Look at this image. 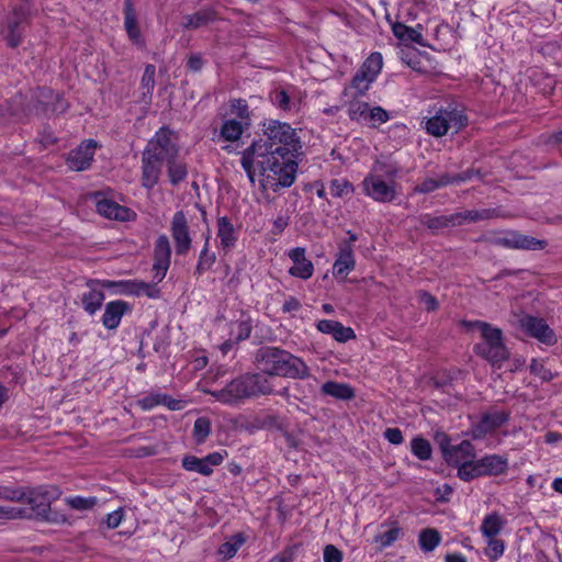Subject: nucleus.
<instances>
[{"mask_svg":"<svg viewBox=\"0 0 562 562\" xmlns=\"http://www.w3.org/2000/svg\"><path fill=\"white\" fill-rule=\"evenodd\" d=\"M155 75L156 67L151 64L147 65L144 69V74L140 81V89L143 91L144 99L151 95L155 88Z\"/></svg>","mask_w":562,"mask_h":562,"instance_id":"nucleus-50","label":"nucleus"},{"mask_svg":"<svg viewBox=\"0 0 562 562\" xmlns=\"http://www.w3.org/2000/svg\"><path fill=\"white\" fill-rule=\"evenodd\" d=\"M269 100L282 112L297 113L301 109L303 92L293 85L277 87L270 91Z\"/></svg>","mask_w":562,"mask_h":562,"instance_id":"nucleus-8","label":"nucleus"},{"mask_svg":"<svg viewBox=\"0 0 562 562\" xmlns=\"http://www.w3.org/2000/svg\"><path fill=\"white\" fill-rule=\"evenodd\" d=\"M495 243L505 248L521 250H541L546 248L548 244L544 239H538L516 231L508 232L504 236L497 237Z\"/></svg>","mask_w":562,"mask_h":562,"instance_id":"nucleus-14","label":"nucleus"},{"mask_svg":"<svg viewBox=\"0 0 562 562\" xmlns=\"http://www.w3.org/2000/svg\"><path fill=\"white\" fill-rule=\"evenodd\" d=\"M392 32L396 38L404 43H416L425 45L423 34L419 30L396 22L392 25Z\"/></svg>","mask_w":562,"mask_h":562,"instance_id":"nucleus-30","label":"nucleus"},{"mask_svg":"<svg viewBox=\"0 0 562 562\" xmlns=\"http://www.w3.org/2000/svg\"><path fill=\"white\" fill-rule=\"evenodd\" d=\"M227 452L224 451L209 453L204 458H198L195 456L187 454L182 458V468L189 472H195L204 476H210L214 472V468L220 465Z\"/></svg>","mask_w":562,"mask_h":562,"instance_id":"nucleus-12","label":"nucleus"},{"mask_svg":"<svg viewBox=\"0 0 562 562\" xmlns=\"http://www.w3.org/2000/svg\"><path fill=\"white\" fill-rule=\"evenodd\" d=\"M215 262L216 254L214 251H211L207 243H204L202 249L200 250L193 274L196 278L203 276L205 272L210 271L213 268Z\"/></svg>","mask_w":562,"mask_h":562,"instance_id":"nucleus-33","label":"nucleus"},{"mask_svg":"<svg viewBox=\"0 0 562 562\" xmlns=\"http://www.w3.org/2000/svg\"><path fill=\"white\" fill-rule=\"evenodd\" d=\"M98 144L93 139L81 142L70 150L67 158L68 167L74 171H83L90 168Z\"/></svg>","mask_w":562,"mask_h":562,"instance_id":"nucleus-15","label":"nucleus"},{"mask_svg":"<svg viewBox=\"0 0 562 562\" xmlns=\"http://www.w3.org/2000/svg\"><path fill=\"white\" fill-rule=\"evenodd\" d=\"M389 119V113L383 108L373 106L369 108L364 123L369 124L372 127H376L378 125L387 122Z\"/></svg>","mask_w":562,"mask_h":562,"instance_id":"nucleus-53","label":"nucleus"},{"mask_svg":"<svg viewBox=\"0 0 562 562\" xmlns=\"http://www.w3.org/2000/svg\"><path fill=\"white\" fill-rule=\"evenodd\" d=\"M467 124L468 116L463 113V109L450 103L446 108L439 109L426 122V131L432 136L440 137L446 135L449 130L452 128L458 132Z\"/></svg>","mask_w":562,"mask_h":562,"instance_id":"nucleus-5","label":"nucleus"},{"mask_svg":"<svg viewBox=\"0 0 562 562\" xmlns=\"http://www.w3.org/2000/svg\"><path fill=\"white\" fill-rule=\"evenodd\" d=\"M231 112L235 115V119L240 122L250 123V110L248 102L245 99H232L231 100Z\"/></svg>","mask_w":562,"mask_h":562,"instance_id":"nucleus-49","label":"nucleus"},{"mask_svg":"<svg viewBox=\"0 0 562 562\" xmlns=\"http://www.w3.org/2000/svg\"><path fill=\"white\" fill-rule=\"evenodd\" d=\"M252 330L250 317L241 315L240 318L229 324V337L234 342L249 338Z\"/></svg>","mask_w":562,"mask_h":562,"instance_id":"nucleus-31","label":"nucleus"},{"mask_svg":"<svg viewBox=\"0 0 562 562\" xmlns=\"http://www.w3.org/2000/svg\"><path fill=\"white\" fill-rule=\"evenodd\" d=\"M93 199L98 213L106 218L130 222L136 217V213L133 210L105 198L102 192H94Z\"/></svg>","mask_w":562,"mask_h":562,"instance_id":"nucleus-11","label":"nucleus"},{"mask_svg":"<svg viewBox=\"0 0 562 562\" xmlns=\"http://www.w3.org/2000/svg\"><path fill=\"white\" fill-rule=\"evenodd\" d=\"M398 172L400 167L396 162L385 159H378L374 161L370 173H376L382 178L385 177L390 181H394V179L398 176Z\"/></svg>","mask_w":562,"mask_h":562,"instance_id":"nucleus-40","label":"nucleus"},{"mask_svg":"<svg viewBox=\"0 0 562 562\" xmlns=\"http://www.w3.org/2000/svg\"><path fill=\"white\" fill-rule=\"evenodd\" d=\"M170 233L175 243L176 254L184 256L189 252L192 238L187 216L183 211H177L170 222Z\"/></svg>","mask_w":562,"mask_h":562,"instance_id":"nucleus-10","label":"nucleus"},{"mask_svg":"<svg viewBox=\"0 0 562 562\" xmlns=\"http://www.w3.org/2000/svg\"><path fill=\"white\" fill-rule=\"evenodd\" d=\"M128 311H131V306L125 301L115 300L106 303L101 318L102 325L109 330L116 329L123 315Z\"/></svg>","mask_w":562,"mask_h":562,"instance_id":"nucleus-21","label":"nucleus"},{"mask_svg":"<svg viewBox=\"0 0 562 562\" xmlns=\"http://www.w3.org/2000/svg\"><path fill=\"white\" fill-rule=\"evenodd\" d=\"M510 414L506 411H493L483 414L480 420L472 426L471 436L473 439H483L486 435L493 434L509 420Z\"/></svg>","mask_w":562,"mask_h":562,"instance_id":"nucleus-13","label":"nucleus"},{"mask_svg":"<svg viewBox=\"0 0 562 562\" xmlns=\"http://www.w3.org/2000/svg\"><path fill=\"white\" fill-rule=\"evenodd\" d=\"M356 267L353 249L347 244H339L338 254L333 265V276L345 279Z\"/></svg>","mask_w":562,"mask_h":562,"instance_id":"nucleus-22","label":"nucleus"},{"mask_svg":"<svg viewBox=\"0 0 562 562\" xmlns=\"http://www.w3.org/2000/svg\"><path fill=\"white\" fill-rule=\"evenodd\" d=\"M217 18L218 13L214 8L205 7L192 14L184 15L181 25L184 30H196L214 22Z\"/></svg>","mask_w":562,"mask_h":562,"instance_id":"nucleus-26","label":"nucleus"},{"mask_svg":"<svg viewBox=\"0 0 562 562\" xmlns=\"http://www.w3.org/2000/svg\"><path fill=\"white\" fill-rule=\"evenodd\" d=\"M218 248L223 255L229 254L237 245L239 233L228 216H220L216 221Z\"/></svg>","mask_w":562,"mask_h":562,"instance_id":"nucleus-18","label":"nucleus"},{"mask_svg":"<svg viewBox=\"0 0 562 562\" xmlns=\"http://www.w3.org/2000/svg\"><path fill=\"white\" fill-rule=\"evenodd\" d=\"M171 258V246L169 239L166 235H160L154 248V265L153 268L156 271L155 277L158 280H162L167 273V270L170 266Z\"/></svg>","mask_w":562,"mask_h":562,"instance_id":"nucleus-19","label":"nucleus"},{"mask_svg":"<svg viewBox=\"0 0 562 562\" xmlns=\"http://www.w3.org/2000/svg\"><path fill=\"white\" fill-rule=\"evenodd\" d=\"M402 535L400 527H393L384 532L378 533L373 538V542L379 544L381 548H387L392 546Z\"/></svg>","mask_w":562,"mask_h":562,"instance_id":"nucleus-52","label":"nucleus"},{"mask_svg":"<svg viewBox=\"0 0 562 562\" xmlns=\"http://www.w3.org/2000/svg\"><path fill=\"white\" fill-rule=\"evenodd\" d=\"M103 301L104 293L101 290L90 289L89 291L83 292L81 295V303L83 310L90 315L94 314L98 310H100Z\"/></svg>","mask_w":562,"mask_h":562,"instance_id":"nucleus-37","label":"nucleus"},{"mask_svg":"<svg viewBox=\"0 0 562 562\" xmlns=\"http://www.w3.org/2000/svg\"><path fill=\"white\" fill-rule=\"evenodd\" d=\"M317 329L323 334L331 335L339 342H346L356 337L351 327H346L337 321L322 319L317 323Z\"/></svg>","mask_w":562,"mask_h":562,"instance_id":"nucleus-27","label":"nucleus"},{"mask_svg":"<svg viewBox=\"0 0 562 562\" xmlns=\"http://www.w3.org/2000/svg\"><path fill=\"white\" fill-rule=\"evenodd\" d=\"M258 138L243 150L240 165L254 184L258 169L262 190L278 192L290 188L296 178L301 137L289 123L265 119Z\"/></svg>","mask_w":562,"mask_h":562,"instance_id":"nucleus-1","label":"nucleus"},{"mask_svg":"<svg viewBox=\"0 0 562 562\" xmlns=\"http://www.w3.org/2000/svg\"><path fill=\"white\" fill-rule=\"evenodd\" d=\"M137 403L144 411H149L155 406L160 405V393L148 394L143 398L138 400Z\"/></svg>","mask_w":562,"mask_h":562,"instance_id":"nucleus-60","label":"nucleus"},{"mask_svg":"<svg viewBox=\"0 0 562 562\" xmlns=\"http://www.w3.org/2000/svg\"><path fill=\"white\" fill-rule=\"evenodd\" d=\"M40 105L44 112L63 113L68 108V102L59 93L43 88L37 93V108Z\"/></svg>","mask_w":562,"mask_h":562,"instance_id":"nucleus-25","label":"nucleus"},{"mask_svg":"<svg viewBox=\"0 0 562 562\" xmlns=\"http://www.w3.org/2000/svg\"><path fill=\"white\" fill-rule=\"evenodd\" d=\"M477 172H475L474 170L468 169V170L457 173V175L442 173V175L438 176L437 178L428 177V178H425L424 180H422L418 184H416L414 187L413 191H414V193H419V194L431 193V192L436 191L437 189L447 187L449 184H459L462 182H467L470 179H472V177Z\"/></svg>","mask_w":562,"mask_h":562,"instance_id":"nucleus-9","label":"nucleus"},{"mask_svg":"<svg viewBox=\"0 0 562 562\" xmlns=\"http://www.w3.org/2000/svg\"><path fill=\"white\" fill-rule=\"evenodd\" d=\"M384 438L392 445H401L404 441L403 434L400 428H386Z\"/></svg>","mask_w":562,"mask_h":562,"instance_id":"nucleus-64","label":"nucleus"},{"mask_svg":"<svg viewBox=\"0 0 562 562\" xmlns=\"http://www.w3.org/2000/svg\"><path fill=\"white\" fill-rule=\"evenodd\" d=\"M167 175L171 186L177 187L186 180L188 176V165L178 158L172 159L167 165Z\"/></svg>","mask_w":562,"mask_h":562,"instance_id":"nucleus-34","label":"nucleus"},{"mask_svg":"<svg viewBox=\"0 0 562 562\" xmlns=\"http://www.w3.org/2000/svg\"><path fill=\"white\" fill-rule=\"evenodd\" d=\"M374 80L372 75H367L364 71L358 70L351 80L350 89H353L357 95H363Z\"/></svg>","mask_w":562,"mask_h":562,"instance_id":"nucleus-48","label":"nucleus"},{"mask_svg":"<svg viewBox=\"0 0 562 562\" xmlns=\"http://www.w3.org/2000/svg\"><path fill=\"white\" fill-rule=\"evenodd\" d=\"M57 485L43 484L37 486V521L61 525L68 521L67 516L50 505L61 496Z\"/></svg>","mask_w":562,"mask_h":562,"instance_id":"nucleus-6","label":"nucleus"},{"mask_svg":"<svg viewBox=\"0 0 562 562\" xmlns=\"http://www.w3.org/2000/svg\"><path fill=\"white\" fill-rule=\"evenodd\" d=\"M342 553L333 544H327L324 548V562H341Z\"/></svg>","mask_w":562,"mask_h":562,"instance_id":"nucleus-62","label":"nucleus"},{"mask_svg":"<svg viewBox=\"0 0 562 562\" xmlns=\"http://www.w3.org/2000/svg\"><path fill=\"white\" fill-rule=\"evenodd\" d=\"M382 68V57L379 53L371 54V56L363 63L360 71H364L367 75H372L375 79Z\"/></svg>","mask_w":562,"mask_h":562,"instance_id":"nucleus-55","label":"nucleus"},{"mask_svg":"<svg viewBox=\"0 0 562 562\" xmlns=\"http://www.w3.org/2000/svg\"><path fill=\"white\" fill-rule=\"evenodd\" d=\"M440 448L446 461L449 464L459 465L464 461L473 460L475 457L474 446L469 440H463L459 445L450 446L447 437L440 441Z\"/></svg>","mask_w":562,"mask_h":562,"instance_id":"nucleus-17","label":"nucleus"},{"mask_svg":"<svg viewBox=\"0 0 562 562\" xmlns=\"http://www.w3.org/2000/svg\"><path fill=\"white\" fill-rule=\"evenodd\" d=\"M530 372L538 375L543 381H550L553 379L552 372L543 366L542 361L537 359L531 360Z\"/></svg>","mask_w":562,"mask_h":562,"instance_id":"nucleus-56","label":"nucleus"},{"mask_svg":"<svg viewBox=\"0 0 562 562\" xmlns=\"http://www.w3.org/2000/svg\"><path fill=\"white\" fill-rule=\"evenodd\" d=\"M412 453L422 461L431 459L432 448L430 442L423 437H415L411 441Z\"/></svg>","mask_w":562,"mask_h":562,"instance_id":"nucleus-44","label":"nucleus"},{"mask_svg":"<svg viewBox=\"0 0 562 562\" xmlns=\"http://www.w3.org/2000/svg\"><path fill=\"white\" fill-rule=\"evenodd\" d=\"M25 27V13L22 9L14 11L8 24L3 26L1 33L9 46L15 47L21 43Z\"/></svg>","mask_w":562,"mask_h":562,"instance_id":"nucleus-20","label":"nucleus"},{"mask_svg":"<svg viewBox=\"0 0 562 562\" xmlns=\"http://www.w3.org/2000/svg\"><path fill=\"white\" fill-rule=\"evenodd\" d=\"M128 292L135 293L137 295L145 294L148 297H157L159 294V290L144 282L132 284V289H130Z\"/></svg>","mask_w":562,"mask_h":562,"instance_id":"nucleus-57","label":"nucleus"},{"mask_svg":"<svg viewBox=\"0 0 562 562\" xmlns=\"http://www.w3.org/2000/svg\"><path fill=\"white\" fill-rule=\"evenodd\" d=\"M470 222H479L497 216L496 210L483 209V210H470Z\"/></svg>","mask_w":562,"mask_h":562,"instance_id":"nucleus-58","label":"nucleus"},{"mask_svg":"<svg viewBox=\"0 0 562 562\" xmlns=\"http://www.w3.org/2000/svg\"><path fill=\"white\" fill-rule=\"evenodd\" d=\"M252 364L257 372L245 373L232 380L221 390L209 393L223 404H237L247 398L277 393L281 396L289 394L283 387L274 392L273 378L304 380L311 376L307 364L297 356L276 346H261L252 353Z\"/></svg>","mask_w":562,"mask_h":562,"instance_id":"nucleus-2","label":"nucleus"},{"mask_svg":"<svg viewBox=\"0 0 562 562\" xmlns=\"http://www.w3.org/2000/svg\"><path fill=\"white\" fill-rule=\"evenodd\" d=\"M504 519L497 513L486 515L481 524V532L485 538L496 537L504 527Z\"/></svg>","mask_w":562,"mask_h":562,"instance_id":"nucleus-35","label":"nucleus"},{"mask_svg":"<svg viewBox=\"0 0 562 562\" xmlns=\"http://www.w3.org/2000/svg\"><path fill=\"white\" fill-rule=\"evenodd\" d=\"M486 539L487 548L485 550V554L490 558L491 561L495 562L504 554L505 543L502 539L496 537Z\"/></svg>","mask_w":562,"mask_h":562,"instance_id":"nucleus-54","label":"nucleus"},{"mask_svg":"<svg viewBox=\"0 0 562 562\" xmlns=\"http://www.w3.org/2000/svg\"><path fill=\"white\" fill-rule=\"evenodd\" d=\"M420 224L429 228L432 233H438L440 229L454 227L451 214L432 216L431 214H423L419 218Z\"/></svg>","mask_w":562,"mask_h":562,"instance_id":"nucleus-36","label":"nucleus"},{"mask_svg":"<svg viewBox=\"0 0 562 562\" xmlns=\"http://www.w3.org/2000/svg\"><path fill=\"white\" fill-rule=\"evenodd\" d=\"M479 461L482 476H498L508 471V458L501 454H487L482 457Z\"/></svg>","mask_w":562,"mask_h":562,"instance_id":"nucleus-24","label":"nucleus"},{"mask_svg":"<svg viewBox=\"0 0 562 562\" xmlns=\"http://www.w3.org/2000/svg\"><path fill=\"white\" fill-rule=\"evenodd\" d=\"M520 327L529 335L546 344L552 346L557 342L554 331L549 327L543 318L525 315L519 319Z\"/></svg>","mask_w":562,"mask_h":562,"instance_id":"nucleus-16","label":"nucleus"},{"mask_svg":"<svg viewBox=\"0 0 562 562\" xmlns=\"http://www.w3.org/2000/svg\"><path fill=\"white\" fill-rule=\"evenodd\" d=\"M441 536L434 528H426L419 532L418 544L422 551L431 552L440 543Z\"/></svg>","mask_w":562,"mask_h":562,"instance_id":"nucleus-39","label":"nucleus"},{"mask_svg":"<svg viewBox=\"0 0 562 562\" xmlns=\"http://www.w3.org/2000/svg\"><path fill=\"white\" fill-rule=\"evenodd\" d=\"M160 405L168 407L170 411H181L184 408V402L181 400H176L167 394L160 393Z\"/></svg>","mask_w":562,"mask_h":562,"instance_id":"nucleus-61","label":"nucleus"},{"mask_svg":"<svg viewBox=\"0 0 562 562\" xmlns=\"http://www.w3.org/2000/svg\"><path fill=\"white\" fill-rule=\"evenodd\" d=\"M212 430L211 420L205 417H199L193 425L192 437L198 445L205 442Z\"/></svg>","mask_w":562,"mask_h":562,"instance_id":"nucleus-46","label":"nucleus"},{"mask_svg":"<svg viewBox=\"0 0 562 562\" xmlns=\"http://www.w3.org/2000/svg\"><path fill=\"white\" fill-rule=\"evenodd\" d=\"M65 503L69 508L77 510V512H88L94 508V506L98 504V498L95 496H68L65 499Z\"/></svg>","mask_w":562,"mask_h":562,"instance_id":"nucleus-42","label":"nucleus"},{"mask_svg":"<svg viewBox=\"0 0 562 562\" xmlns=\"http://www.w3.org/2000/svg\"><path fill=\"white\" fill-rule=\"evenodd\" d=\"M250 127V123L240 122L236 119H228L222 123L218 140L224 142H236L238 140L245 131Z\"/></svg>","mask_w":562,"mask_h":562,"instance_id":"nucleus-29","label":"nucleus"},{"mask_svg":"<svg viewBox=\"0 0 562 562\" xmlns=\"http://www.w3.org/2000/svg\"><path fill=\"white\" fill-rule=\"evenodd\" d=\"M362 192L379 203H390L396 198L394 181H385L380 175L368 173L361 182Z\"/></svg>","mask_w":562,"mask_h":562,"instance_id":"nucleus-7","label":"nucleus"},{"mask_svg":"<svg viewBox=\"0 0 562 562\" xmlns=\"http://www.w3.org/2000/svg\"><path fill=\"white\" fill-rule=\"evenodd\" d=\"M419 302L425 306L427 311H435L438 307V302L434 295L429 292L420 291L418 293Z\"/></svg>","mask_w":562,"mask_h":562,"instance_id":"nucleus-63","label":"nucleus"},{"mask_svg":"<svg viewBox=\"0 0 562 562\" xmlns=\"http://www.w3.org/2000/svg\"><path fill=\"white\" fill-rule=\"evenodd\" d=\"M369 104L364 101H361L356 95L352 100L348 103V115L351 121L357 122H366L368 111H369Z\"/></svg>","mask_w":562,"mask_h":562,"instance_id":"nucleus-45","label":"nucleus"},{"mask_svg":"<svg viewBox=\"0 0 562 562\" xmlns=\"http://www.w3.org/2000/svg\"><path fill=\"white\" fill-rule=\"evenodd\" d=\"M322 393L338 400H351L355 396L353 390L346 383L328 381L322 385Z\"/></svg>","mask_w":562,"mask_h":562,"instance_id":"nucleus-32","label":"nucleus"},{"mask_svg":"<svg viewBox=\"0 0 562 562\" xmlns=\"http://www.w3.org/2000/svg\"><path fill=\"white\" fill-rule=\"evenodd\" d=\"M289 257L293 261V266L289 272L291 276L306 280L313 276L314 266L311 260L305 257V249L302 247L293 248L289 251Z\"/></svg>","mask_w":562,"mask_h":562,"instance_id":"nucleus-23","label":"nucleus"},{"mask_svg":"<svg viewBox=\"0 0 562 562\" xmlns=\"http://www.w3.org/2000/svg\"><path fill=\"white\" fill-rule=\"evenodd\" d=\"M124 517V509L117 508L116 510L106 515L104 522L109 529H114L120 526Z\"/></svg>","mask_w":562,"mask_h":562,"instance_id":"nucleus-59","label":"nucleus"},{"mask_svg":"<svg viewBox=\"0 0 562 562\" xmlns=\"http://www.w3.org/2000/svg\"><path fill=\"white\" fill-rule=\"evenodd\" d=\"M457 469L459 479L465 482L482 476L477 460L464 461L462 464L457 465Z\"/></svg>","mask_w":562,"mask_h":562,"instance_id":"nucleus-47","label":"nucleus"},{"mask_svg":"<svg viewBox=\"0 0 562 562\" xmlns=\"http://www.w3.org/2000/svg\"><path fill=\"white\" fill-rule=\"evenodd\" d=\"M329 190L333 196L344 198L351 194L355 191V188L347 179H333L329 182Z\"/></svg>","mask_w":562,"mask_h":562,"instance_id":"nucleus-51","label":"nucleus"},{"mask_svg":"<svg viewBox=\"0 0 562 562\" xmlns=\"http://www.w3.org/2000/svg\"><path fill=\"white\" fill-rule=\"evenodd\" d=\"M245 542L246 537L244 533H235L226 542L220 546L218 554L222 555L224 559H231L236 554V552Z\"/></svg>","mask_w":562,"mask_h":562,"instance_id":"nucleus-41","label":"nucleus"},{"mask_svg":"<svg viewBox=\"0 0 562 562\" xmlns=\"http://www.w3.org/2000/svg\"><path fill=\"white\" fill-rule=\"evenodd\" d=\"M0 498L8 501H26L29 506L33 505L34 493L32 491H25L22 488H10L7 486H0Z\"/></svg>","mask_w":562,"mask_h":562,"instance_id":"nucleus-43","label":"nucleus"},{"mask_svg":"<svg viewBox=\"0 0 562 562\" xmlns=\"http://www.w3.org/2000/svg\"><path fill=\"white\" fill-rule=\"evenodd\" d=\"M34 505L30 506H0V519L11 520L18 518H32Z\"/></svg>","mask_w":562,"mask_h":562,"instance_id":"nucleus-38","label":"nucleus"},{"mask_svg":"<svg viewBox=\"0 0 562 562\" xmlns=\"http://www.w3.org/2000/svg\"><path fill=\"white\" fill-rule=\"evenodd\" d=\"M179 154L177 133L167 126L160 127L142 153V186L151 190L159 182L164 164L178 158Z\"/></svg>","mask_w":562,"mask_h":562,"instance_id":"nucleus-3","label":"nucleus"},{"mask_svg":"<svg viewBox=\"0 0 562 562\" xmlns=\"http://www.w3.org/2000/svg\"><path fill=\"white\" fill-rule=\"evenodd\" d=\"M124 29L128 38L135 44H142L140 31L138 27L136 11L133 0H124Z\"/></svg>","mask_w":562,"mask_h":562,"instance_id":"nucleus-28","label":"nucleus"},{"mask_svg":"<svg viewBox=\"0 0 562 562\" xmlns=\"http://www.w3.org/2000/svg\"><path fill=\"white\" fill-rule=\"evenodd\" d=\"M467 326L481 333L482 341L474 345V352L493 367L501 368L509 358V350L503 342L502 329L482 321L469 322Z\"/></svg>","mask_w":562,"mask_h":562,"instance_id":"nucleus-4","label":"nucleus"}]
</instances>
